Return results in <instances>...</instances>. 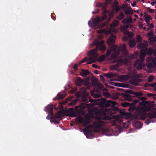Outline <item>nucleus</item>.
I'll return each mask as SVG.
<instances>
[{
  "label": "nucleus",
  "instance_id": "46",
  "mask_svg": "<svg viewBox=\"0 0 156 156\" xmlns=\"http://www.w3.org/2000/svg\"><path fill=\"white\" fill-rule=\"evenodd\" d=\"M121 7L122 10H125L128 9V6L126 4H123Z\"/></svg>",
  "mask_w": 156,
  "mask_h": 156
},
{
  "label": "nucleus",
  "instance_id": "2",
  "mask_svg": "<svg viewBox=\"0 0 156 156\" xmlns=\"http://www.w3.org/2000/svg\"><path fill=\"white\" fill-rule=\"evenodd\" d=\"M88 99V102L86 103L87 105V107L89 106L90 104H88V101L93 104H98L100 108H104L114 106L117 104V103L115 101H112L110 100L107 101L105 98H97L95 100H93L90 97H88V99L87 97H86Z\"/></svg>",
  "mask_w": 156,
  "mask_h": 156
},
{
  "label": "nucleus",
  "instance_id": "43",
  "mask_svg": "<svg viewBox=\"0 0 156 156\" xmlns=\"http://www.w3.org/2000/svg\"><path fill=\"white\" fill-rule=\"evenodd\" d=\"M136 38L137 41L138 42H141L142 40V38L140 35H137Z\"/></svg>",
  "mask_w": 156,
  "mask_h": 156
},
{
  "label": "nucleus",
  "instance_id": "24",
  "mask_svg": "<svg viewBox=\"0 0 156 156\" xmlns=\"http://www.w3.org/2000/svg\"><path fill=\"white\" fill-rule=\"evenodd\" d=\"M103 75L107 78H111L115 76V75L111 72H109L108 73H104Z\"/></svg>",
  "mask_w": 156,
  "mask_h": 156
},
{
  "label": "nucleus",
  "instance_id": "58",
  "mask_svg": "<svg viewBox=\"0 0 156 156\" xmlns=\"http://www.w3.org/2000/svg\"><path fill=\"white\" fill-rule=\"evenodd\" d=\"M145 21L147 23H148L149 22H150L149 20L147 19V18H145Z\"/></svg>",
  "mask_w": 156,
  "mask_h": 156
},
{
  "label": "nucleus",
  "instance_id": "32",
  "mask_svg": "<svg viewBox=\"0 0 156 156\" xmlns=\"http://www.w3.org/2000/svg\"><path fill=\"white\" fill-rule=\"evenodd\" d=\"M147 105H148V106L150 108L151 110L152 108H153L155 107V103L154 101H148V103H147Z\"/></svg>",
  "mask_w": 156,
  "mask_h": 156
},
{
  "label": "nucleus",
  "instance_id": "33",
  "mask_svg": "<svg viewBox=\"0 0 156 156\" xmlns=\"http://www.w3.org/2000/svg\"><path fill=\"white\" fill-rule=\"evenodd\" d=\"M83 118L81 117H77L76 119V120L79 123H82L83 122Z\"/></svg>",
  "mask_w": 156,
  "mask_h": 156
},
{
  "label": "nucleus",
  "instance_id": "62",
  "mask_svg": "<svg viewBox=\"0 0 156 156\" xmlns=\"http://www.w3.org/2000/svg\"><path fill=\"white\" fill-rule=\"evenodd\" d=\"M94 73H95L96 74H98L99 73V71L97 70H94Z\"/></svg>",
  "mask_w": 156,
  "mask_h": 156
},
{
  "label": "nucleus",
  "instance_id": "31",
  "mask_svg": "<svg viewBox=\"0 0 156 156\" xmlns=\"http://www.w3.org/2000/svg\"><path fill=\"white\" fill-rule=\"evenodd\" d=\"M136 42L134 40H130L129 42V47L130 48H132L135 46L136 44Z\"/></svg>",
  "mask_w": 156,
  "mask_h": 156
},
{
  "label": "nucleus",
  "instance_id": "13",
  "mask_svg": "<svg viewBox=\"0 0 156 156\" xmlns=\"http://www.w3.org/2000/svg\"><path fill=\"white\" fill-rule=\"evenodd\" d=\"M53 105L52 104H50L45 107L44 110L45 112H48V115L51 116H53L54 114L53 111Z\"/></svg>",
  "mask_w": 156,
  "mask_h": 156
},
{
  "label": "nucleus",
  "instance_id": "53",
  "mask_svg": "<svg viewBox=\"0 0 156 156\" xmlns=\"http://www.w3.org/2000/svg\"><path fill=\"white\" fill-rule=\"evenodd\" d=\"M92 66L93 67L96 69H99L100 68V67L99 66H98L95 64H93L92 65Z\"/></svg>",
  "mask_w": 156,
  "mask_h": 156
},
{
  "label": "nucleus",
  "instance_id": "56",
  "mask_svg": "<svg viewBox=\"0 0 156 156\" xmlns=\"http://www.w3.org/2000/svg\"><path fill=\"white\" fill-rule=\"evenodd\" d=\"M120 85L121 83H115V86H116L122 87Z\"/></svg>",
  "mask_w": 156,
  "mask_h": 156
},
{
  "label": "nucleus",
  "instance_id": "44",
  "mask_svg": "<svg viewBox=\"0 0 156 156\" xmlns=\"http://www.w3.org/2000/svg\"><path fill=\"white\" fill-rule=\"evenodd\" d=\"M146 9L147 12H149L151 13H153L154 12V9H151L149 7H146Z\"/></svg>",
  "mask_w": 156,
  "mask_h": 156
},
{
  "label": "nucleus",
  "instance_id": "1",
  "mask_svg": "<svg viewBox=\"0 0 156 156\" xmlns=\"http://www.w3.org/2000/svg\"><path fill=\"white\" fill-rule=\"evenodd\" d=\"M138 103H139V105L137 107L136 111L135 113L134 116V119H141L143 120L147 117L148 119L145 122L147 125L149 124L151 122H154L153 119L156 118V111H154L147 115L145 113L151 110L150 108L147 105L148 101L144 102V103L139 102ZM154 109L156 111V108H154Z\"/></svg>",
  "mask_w": 156,
  "mask_h": 156
},
{
  "label": "nucleus",
  "instance_id": "12",
  "mask_svg": "<svg viewBox=\"0 0 156 156\" xmlns=\"http://www.w3.org/2000/svg\"><path fill=\"white\" fill-rule=\"evenodd\" d=\"M126 45L125 44H123L121 45L120 47V48L117 52L118 54H119L120 53L122 52V54H123L124 55L122 56L123 57H126L127 55V51L126 49Z\"/></svg>",
  "mask_w": 156,
  "mask_h": 156
},
{
  "label": "nucleus",
  "instance_id": "48",
  "mask_svg": "<svg viewBox=\"0 0 156 156\" xmlns=\"http://www.w3.org/2000/svg\"><path fill=\"white\" fill-rule=\"evenodd\" d=\"M111 50L110 49H108L106 52V54L105 55V56L108 57L110 55L111 53Z\"/></svg>",
  "mask_w": 156,
  "mask_h": 156
},
{
  "label": "nucleus",
  "instance_id": "18",
  "mask_svg": "<svg viewBox=\"0 0 156 156\" xmlns=\"http://www.w3.org/2000/svg\"><path fill=\"white\" fill-rule=\"evenodd\" d=\"M140 82V80L138 78H135L130 80V83L135 86L138 85V83Z\"/></svg>",
  "mask_w": 156,
  "mask_h": 156
},
{
  "label": "nucleus",
  "instance_id": "40",
  "mask_svg": "<svg viewBox=\"0 0 156 156\" xmlns=\"http://www.w3.org/2000/svg\"><path fill=\"white\" fill-rule=\"evenodd\" d=\"M124 15L123 13H120L119 16H118L117 18L119 20H122L124 17Z\"/></svg>",
  "mask_w": 156,
  "mask_h": 156
},
{
  "label": "nucleus",
  "instance_id": "51",
  "mask_svg": "<svg viewBox=\"0 0 156 156\" xmlns=\"http://www.w3.org/2000/svg\"><path fill=\"white\" fill-rule=\"evenodd\" d=\"M78 65L77 64H75L73 67L74 70L75 71H76L77 70Z\"/></svg>",
  "mask_w": 156,
  "mask_h": 156
},
{
  "label": "nucleus",
  "instance_id": "41",
  "mask_svg": "<svg viewBox=\"0 0 156 156\" xmlns=\"http://www.w3.org/2000/svg\"><path fill=\"white\" fill-rule=\"evenodd\" d=\"M107 57L105 55H102L100 57L99 62H102L105 60Z\"/></svg>",
  "mask_w": 156,
  "mask_h": 156
},
{
  "label": "nucleus",
  "instance_id": "47",
  "mask_svg": "<svg viewBox=\"0 0 156 156\" xmlns=\"http://www.w3.org/2000/svg\"><path fill=\"white\" fill-rule=\"evenodd\" d=\"M117 57V55H116L115 53L112 54L111 56V59H115Z\"/></svg>",
  "mask_w": 156,
  "mask_h": 156
},
{
  "label": "nucleus",
  "instance_id": "23",
  "mask_svg": "<svg viewBox=\"0 0 156 156\" xmlns=\"http://www.w3.org/2000/svg\"><path fill=\"white\" fill-rule=\"evenodd\" d=\"M102 133L103 134L107 136L111 135V131L108 128L103 129Z\"/></svg>",
  "mask_w": 156,
  "mask_h": 156
},
{
  "label": "nucleus",
  "instance_id": "64",
  "mask_svg": "<svg viewBox=\"0 0 156 156\" xmlns=\"http://www.w3.org/2000/svg\"><path fill=\"white\" fill-rule=\"evenodd\" d=\"M153 54L154 55L156 56V48H155L154 50V52Z\"/></svg>",
  "mask_w": 156,
  "mask_h": 156
},
{
  "label": "nucleus",
  "instance_id": "60",
  "mask_svg": "<svg viewBox=\"0 0 156 156\" xmlns=\"http://www.w3.org/2000/svg\"><path fill=\"white\" fill-rule=\"evenodd\" d=\"M117 90L121 91H124V89L122 88H117Z\"/></svg>",
  "mask_w": 156,
  "mask_h": 156
},
{
  "label": "nucleus",
  "instance_id": "10",
  "mask_svg": "<svg viewBox=\"0 0 156 156\" xmlns=\"http://www.w3.org/2000/svg\"><path fill=\"white\" fill-rule=\"evenodd\" d=\"M116 37L114 35H112L107 40V43L109 45H112L111 48L112 50L115 51L117 49L118 47L115 45H113L115 43V39Z\"/></svg>",
  "mask_w": 156,
  "mask_h": 156
},
{
  "label": "nucleus",
  "instance_id": "28",
  "mask_svg": "<svg viewBox=\"0 0 156 156\" xmlns=\"http://www.w3.org/2000/svg\"><path fill=\"white\" fill-rule=\"evenodd\" d=\"M91 95L93 97L96 98H98L100 97V95L97 92L94 91H91Z\"/></svg>",
  "mask_w": 156,
  "mask_h": 156
},
{
  "label": "nucleus",
  "instance_id": "21",
  "mask_svg": "<svg viewBox=\"0 0 156 156\" xmlns=\"http://www.w3.org/2000/svg\"><path fill=\"white\" fill-rule=\"evenodd\" d=\"M84 132L85 134L89 135L92 133V130L90 129V127L88 126L86 127L84 129Z\"/></svg>",
  "mask_w": 156,
  "mask_h": 156
},
{
  "label": "nucleus",
  "instance_id": "22",
  "mask_svg": "<svg viewBox=\"0 0 156 156\" xmlns=\"http://www.w3.org/2000/svg\"><path fill=\"white\" fill-rule=\"evenodd\" d=\"M133 23V20L131 17H130L128 19H125L122 21V23L123 24H128L129 23Z\"/></svg>",
  "mask_w": 156,
  "mask_h": 156
},
{
  "label": "nucleus",
  "instance_id": "52",
  "mask_svg": "<svg viewBox=\"0 0 156 156\" xmlns=\"http://www.w3.org/2000/svg\"><path fill=\"white\" fill-rule=\"evenodd\" d=\"M150 87H154L156 88V83H154L151 84H150Z\"/></svg>",
  "mask_w": 156,
  "mask_h": 156
},
{
  "label": "nucleus",
  "instance_id": "19",
  "mask_svg": "<svg viewBox=\"0 0 156 156\" xmlns=\"http://www.w3.org/2000/svg\"><path fill=\"white\" fill-rule=\"evenodd\" d=\"M66 96L64 94L59 93L58 94L57 97L53 99V100L56 101L57 100H59L64 98Z\"/></svg>",
  "mask_w": 156,
  "mask_h": 156
},
{
  "label": "nucleus",
  "instance_id": "14",
  "mask_svg": "<svg viewBox=\"0 0 156 156\" xmlns=\"http://www.w3.org/2000/svg\"><path fill=\"white\" fill-rule=\"evenodd\" d=\"M143 62L140 61L139 59L136 60L135 62V65L138 69H141L145 66L143 63Z\"/></svg>",
  "mask_w": 156,
  "mask_h": 156
},
{
  "label": "nucleus",
  "instance_id": "4",
  "mask_svg": "<svg viewBox=\"0 0 156 156\" xmlns=\"http://www.w3.org/2000/svg\"><path fill=\"white\" fill-rule=\"evenodd\" d=\"M76 96L78 98H81L80 101L82 102L79 106H76L74 107V109L73 108H69V110L71 112L73 116L76 117V113H78L79 114L80 111L78 110L79 107L82 109H85L87 107V105L86 103L88 102V99L85 96H83L81 97V94L79 92H77L76 93Z\"/></svg>",
  "mask_w": 156,
  "mask_h": 156
},
{
  "label": "nucleus",
  "instance_id": "34",
  "mask_svg": "<svg viewBox=\"0 0 156 156\" xmlns=\"http://www.w3.org/2000/svg\"><path fill=\"white\" fill-rule=\"evenodd\" d=\"M137 47L138 48L141 49L145 47L146 45L144 43H141L140 44H138Z\"/></svg>",
  "mask_w": 156,
  "mask_h": 156
},
{
  "label": "nucleus",
  "instance_id": "7",
  "mask_svg": "<svg viewBox=\"0 0 156 156\" xmlns=\"http://www.w3.org/2000/svg\"><path fill=\"white\" fill-rule=\"evenodd\" d=\"M104 41L103 40L101 41H98V40H94V43L96 45V48L95 49V52L98 50V49L102 52L105 51L106 50V47L104 45Z\"/></svg>",
  "mask_w": 156,
  "mask_h": 156
},
{
  "label": "nucleus",
  "instance_id": "54",
  "mask_svg": "<svg viewBox=\"0 0 156 156\" xmlns=\"http://www.w3.org/2000/svg\"><path fill=\"white\" fill-rule=\"evenodd\" d=\"M144 86L147 87L150 86V84H149L148 83H145L144 84Z\"/></svg>",
  "mask_w": 156,
  "mask_h": 156
},
{
  "label": "nucleus",
  "instance_id": "26",
  "mask_svg": "<svg viewBox=\"0 0 156 156\" xmlns=\"http://www.w3.org/2000/svg\"><path fill=\"white\" fill-rule=\"evenodd\" d=\"M134 126L137 128L140 129L142 127V124L139 121H137L133 124Z\"/></svg>",
  "mask_w": 156,
  "mask_h": 156
},
{
  "label": "nucleus",
  "instance_id": "61",
  "mask_svg": "<svg viewBox=\"0 0 156 156\" xmlns=\"http://www.w3.org/2000/svg\"><path fill=\"white\" fill-rule=\"evenodd\" d=\"M117 66H115V65H114L113 66V67L112 68V69H117Z\"/></svg>",
  "mask_w": 156,
  "mask_h": 156
},
{
  "label": "nucleus",
  "instance_id": "36",
  "mask_svg": "<svg viewBox=\"0 0 156 156\" xmlns=\"http://www.w3.org/2000/svg\"><path fill=\"white\" fill-rule=\"evenodd\" d=\"M50 119H51L50 121L51 122H54L55 124H59V122L58 120L55 119L54 118H53L52 117V116L50 117Z\"/></svg>",
  "mask_w": 156,
  "mask_h": 156
},
{
  "label": "nucleus",
  "instance_id": "5",
  "mask_svg": "<svg viewBox=\"0 0 156 156\" xmlns=\"http://www.w3.org/2000/svg\"><path fill=\"white\" fill-rule=\"evenodd\" d=\"M146 54H148L150 56L146 58V61L147 62H149L147 64V66L149 68H153L156 66V57L153 58L151 55L154 53V49L151 48L148 49L146 48L143 49Z\"/></svg>",
  "mask_w": 156,
  "mask_h": 156
},
{
  "label": "nucleus",
  "instance_id": "49",
  "mask_svg": "<svg viewBox=\"0 0 156 156\" xmlns=\"http://www.w3.org/2000/svg\"><path fill=\"white\" fill-rule=\"evenodd\" d=\"M147 99V98L145 97H140V100L142 101V102H141L142 103H144V102H146V101H145V100H146Z\"/></svg>",
  "mask_w": 156,
  "mask_h": 156
},
{
  "label": "nucleus",
  "instance_id": "11",
  "mask_svg": "<svg viewBox=\"0 0 156 156\" xmlns=\"http://www.w3.org/2000/svg\"><path fill=\"white\" fill-rule=\"evenodd\" d=\"M105 122L102 121H99L94 122L93 124V130L95 132H98L102 127L104 126Z\"/></svg>",
  "mask_w": 156,
  "mask_h": 156
},
{
  "label": "nucleus",
  "instance_id": "9",
  "mask_svg": "<svg viewBox=\"0 0 156 156\" xmlns=\"http://www.w3.org/2000/svg\"><path fill=\"white\" fill-rule=\"evenodd\" d=\"M139 102L138 100H133L131 103L129 102H126L122 104L121 105L124 107L127 106L129 107L128 110L130 111H133L136 109L135 105Z\"/></svg>",
  "mask_w": 156,
  "mask_h": 156
},
{
  "label": "nucleus",
  "instance_id": "45",
  "mask_svg": "<svg viewBox=\"0 0 156 156\" xmlns=\"http://www.w3.org/2000/svg\"><path fill=\"white\" fill-rule=\"evenodd\" d=\"M147 95L149 97H152L154 98L156 97V94H155L148 93L147 94Z\"/></svg>",
  "mask_w": 156,
  "mask_h": 156
},
{
  "label": "nucleus",
  "instance_id": "25",
  "mask_svg": "<svg viewBox=\"0 0 156 156\" xmlns=\"http://www.w3.org/2000/svg\"><path fill=\"white\" fill-rule=\"evenodd\" d=\"M133 25L131 24H127L126 25H124L123 26L121 27V30H126L128 28H133Z\"/></svg>",
  "mask_w": 156,
  "mask_h": 156
},
{
  "label": "nucleus",
  "instance_id": "6",
  "mask_svg": "<svg viewBox=\"0 0 156 156\" xmlns=\"http://www.w3.org/2000/svg\"><path fill=\"white\" fill-rule=\"evenodd\" d=\"M87 54L90 56L89 58L86 57L83 58L79 62V65H81L86 61H87V64H91L95 62L97 60V58L98 56V54L95 52L94 50H92L87 52Z\"/></svg>",
  "mask_w": 156,
  "mask_h": 156
},
{
  "label": "nucleus",
  "instance_id": "55",
  "mask_svg": "<svg viewBox=\"0 0 156 156\" xmlns=\"http://www.w3.org/2000/svg\"><path fill=\"white\" fill-rule=\"evenodd\" d=\"M120 9H121V7L117 5L116 7V9L117 11H119Z\"/></svg>",
  "mask_w": 156,
  "mask_h": 156
},
{
  "label": "nucleus",
  "instance_id": "20",
  "mask_svg": "<svg viewBox=\"0 0 156 156\" xmlns=\"http://www.w3.org/2000/svg\"><path fill=\"white\" fill-rule=\"evenodd\" d=\"M90 72L87 69H82L80 75L84 77H86L87 75L89 74Z\"/></svg>",
  "mask_w": 156,
  "mask_h": 156
},
{
  "label": "nucleus",
  "instance_id": "17",
  "mask_svg": "<svg viewBox=\"0 0 156 156\" xmlns=\"http://www.w3.org/2000/svg\"><path fill=\"white\" fill-rule=\"evenodd\" d=\"M86 81V79L83 80L80 77H78L76 81V83L77 86H80L83 83L85 85V83Z\"/></svg>",
  "mask_w": 156,
  "mask_h": 156
},
{
  "label": "nucleus",
  "instance_id": "39",
  "mask_svg": "<svg viewBox=\"0 0 156 156\" xmlns=\"http://www.w3.org/2000/svg\"><path fill=\"white\" fill-rule=\"evenodd\" d=\"M107 91V90L106 91L103 90V94L105 97L108 98L110 97V94Z\"/></svg>",
  "mask_w": 156,
  "mask_h": 156
},
{
  "label": "nucleus",
  "instance_id": "63",
  "mask_svg": "<svg viewBox=\"0 0 156 156\" xmlns=\"http://www.w3.org/2000/svg\"><path fill=\"white\" fill-rule=\"evenodd\" d=\"M103 32V31L102 30H99L98 31V33L100 34L102 33Z\"/></svg>",
  "mask_w": 156,
  "mask_h": 156
},
{
  "label": "nucleus",
  "instance_id": "16",
  "mask_svg": "<svg viewBox=\"0 0 156 156\" xmlns=\"http://www.w3.org/2000/svg\"><path fill=\"white\" fill-rule=\"evenodd\" d=\"M146 55V53L143 49L140 52V61L143 62L145 58Z\"/></svg>",
  "mask_w": 156,
  "mask_h": 156
},
{
  "label": "nucleus",
  "instance_id": "50",
  "mask_svg": "<svg viewBox=\"0 0 156 156\" xmlns=\"http://www.w3.org/2000/svg\"><path fill=\"white\" fill-rule=\"evenodd\" d=\"M154 77L153 76H150L149 77L148 79V81L149 82H151L154 80Z\"/></svg>",
  "mask_w": 156,
  "mask_h": 156
},
{
  "label": "nucleus",
  "instance_id": "27",
  "mask_svg": "<svg viewBox=\"0 0 156 156\" xmlns=\"http://www.w3.org/2000/svg\"><path fill=\"white\" fill-rule=\"evenodd\" d=\"M90 122L89 119L87 118L85 119H83V122H82V124L83 126H85L87 125Z\"/></svg>",
  "mask_w": 156,
  "mask_h": 156
},
{
  "label": "nucleus",
  "instance_id": "59",
  "mask_svg": "<svg viewBox=\"0 0 156 156\" xmlns=\"http://www.w3.org/2000/svg\"><path fill=\"white\" fill-rule=\"evenodd\" d=\"M155 3L156 4V1L151 2V4L152 6H154Z\"/></svg>",
  "mask_w": 156,
  "mask_h": 156
},
{
  "label": "nucleus",
  "instance_id": "38",
  "mask_svg": "<svg viewBox=\"0 0 156 156\" xmlns=\"http://www.w3.org/2000/svg\"><path fill=\"white\" fill-rule=\"evenodd\" d=\"M119 23V22L118 20H114L112 23V25L113 27L117 26Z\"/></svg>",
  "mask_w": 156,
  "mask_h": 156
},
{
  "label": "nucleus",
  "instance_id": "30",
  "mask_svg": "<svg viewBox=\"0 0 156 156\" xmlns=\"http://www.w3.org/2000/svg\"><path fill=\"white\" fill-rule=\"evenodd\" d=\"M97 86L98 88L100 90H102L105 91H106L107 90V89L104 88L103 85L101 83H98Z\"/></svg>",
  "mask_w": 156,
  "mask_h": 156
},
{
  "label": "nucleus",
  "instance_id": "42",
  "mask_svg": "<svg viewBox=\"0 0 156 156\" xmlns=\"http://www.w3.org/2000/svg\"><path fill=\"white\" fill-rule=\"evenodd\" d=\"M149 40V41H150V43L152 44L153 43L154 41H156L155 38L153 37H150Z\"/></svg>",
  "mask_w": 156,
  "mask_h": 156
},
{
  "label": "nucleus",
  "instance_id": "3",
  "mask_svg": "<svg viewBox=\"0 0 156 156\" xmlns=\"http://www.w3.org/2000/svg\"><path fill=\"white\" fill-rule=\"evenodd\" d=\"M101 6L102 7L103 9L105 10L103 11L104 14L101 17H98L97 18H93L92 20V23L90 21H89L88 24L89 25H91L94 27H97L99 26L100 24L101 23V24H100L101 27H104L107 25V23L106 22L100 23V22L104 20L107 17V15L105 14V13L108 12V11L105 10L106 9L107 5H103L101 4Z\"/></svg>",
  "mask_w": 156,
  "mask_h": 156
},
{
  "label": "nucleus",
  "instance_id": "29",
  "mask_svg": "<svg viewBox=\"0 0 156 156\" xmlns=\"http://www.w3.org/2000/svg\"><path fill=\"white\" fill-rule=\"evenodd\" d=\"M124 98L126 100L129 101H131L132 99V96L128 94H126L124 95Z\"/></svg>",
  "mask_w": 156,
  "mask_h": 156
},
{
  "label": "nucleus",
  "instance_id": "8",
  "mask_svg": "<svg viewBox=\"0 0 156 156\" xmlns=\"http://www.w3.org/2000/svg\"><path fill=\"white\" fill-rule=\"evenodd\" d=\"M91 83L90 81V78L87 77L86 78V81L85 83V85L87 86V88L90 89L91 87H95L98 83V79L96 77H92L91 79Z\"/></svg>",
  "mask_w": 156,
  "mask_h": 156
},
{
  "label": "nucleus",
  "instance_id": "37",
  "mask_svg": "<svg viewBox=\"0 0 156 156\" xmlns=\"http://www.w3.org/2000/svg\"><path fill=\"white\" fill-rule=\"evenodd\" d=\"M133 11V10H131V11H129V9H126L125 10L124 12L125 13L126 15H128L129 14H132V12Z\"/></svg>",
  "mask_w": 156,
  "mask_h": 156
},
{
  "label": "nucleus",
  "instance_id": "15",
  "mask_svg": "<svg viewBox=\"0 0 156 156\" xmlns=\"http://www.w3.org/2000/svg\"><path fill=\"white\" fill-rule=\"evenodd\" d=\"M126 92L132 94L134 95L137 97H140L143 95V94L141 92H134L133 90H127L126 91Z\"/></svg>",
  "mask_w": 156,
  "mask_h": 156
},
{
  "label": "nucleus",
  "instance_id": "35",
  "mask_svg": "<svg viewBox=\"0 0 156 156\" xmlns=\"http://www.w3.org/2000/svg\"><path fill=\"white\" fill-rule=\"evenodd\" d=\"M120 114L123 115H126V116L128 118L131 117L132 115V114L131 113H126L125 112H121Z\"/></svg>",
  "mask_w": 156,
  "mask_h": 156
},
{
  "label": "nucleus",
  "instance_id": "57",
  "mask_svg": "<svg viewBox=\"0 0 156 156\" xmlns=\"http://www.w3.org/2000/svg\"><path fill=\"white\" fill-rule=\"evenodd\" d=\"M148 35L151 37H153V34L151 32H150L148 34Z\"/></svg>",
  "mask_w": 156,
  "mask_h": 156
}]
</instances>
